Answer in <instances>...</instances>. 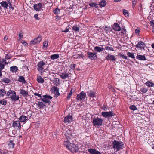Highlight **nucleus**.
<instances>
[{"mask_svg":"<svg viewBox=\"0 0 154 154\" xmlns=\"http://www.w3.org/2000/svg\"><path fill=\"white\" fill-rule=\"evenodd\" d=\"M64 145L72 153H76L78 151V146L73 143H70L68 140L64 141Z\"/></svg>","mask_w":154,"mask_h":154,"instance_id":"f257e3e1","label":"nucleus"},{"mask_svg":"<svg viewBox=\"0 0 154 154\" xmlns=\"http://www.w3.org/2000/svg\"><path fill=\"white\" fill-rule=\"evenodd\" d=\"M7 96L8 97V98H11V100L16 101L19 99V97L16 95V93L13 90H9L7 93Z\"/></svg>","mask_w":154,"mask_h":154,"instance_id":"f03ea898","label":"nucleus"},{"mask_svg":"<svg viewBox=\"0 0 154 154\" xmlns=\"http://www.w3.org/2000/svg\"><path fill=\"white\" fill-rule=\"evenodd\" d=\"M123 145V143L121 141H118L114 140L112 142V147L114 149H116V151L122 149H123L122 146Z\"/></svg>","mask_w":154,"mask_h":154,"instance_id":"7ed1b4c3","label":"nucleus"},{"mask_svg":"<svg viewBox=\"0 0 154 154\" xmlns=\"http://www.w3.org/2000/svg\"><path fill=\"white\" fill-rule=\"evenodd\" d=\"M103 122V120L102 118L97 117L93 120L92 123L94 126L100 127L102 125Z\"/></svg>","mask_w":154,"mask_h":154,"instance_id":"20e7f679","label":"nucleus"},{"mask_svg":"<svg viewBox=\"0 0 154 154\" xmlns=\"http://www.w3.org/2000/svg\"><path fill=\"white\" fill-rule=\"evenodd\" d=\"M65 135L67 139L68 140L71 139V138L75 136V134L74 133L73 131H72L69 129H67L66 130Z\"/></svg>","mask_w":154,"mask_h":154,"instance_id":"39448f33","label":"nucleus"},{"mask_svg":"<svg viewBox=\"0 0 154 154\" xmlns=\"http://www.w3.org/2000/svg\"><path fill=\"white\" fill-rule=\"evenodd\" d=\"M47 64V62L43 60L38 62L37 65V70L40 72H42L44 69L45 66Z\"/></svg>","mask_w":154,"mask_h":154,"instance_id":"423d86ee","label":"nucleus"},{"mask_svg":"<svg viewBox=\"0 0 154 154\" xmlns=\"http://www.w3.org/2000/svg\"><path fill=\"white\" fill-rule=\"evenodd\" d=\"M87 54L88 57L91 60H95L97 59V53H96L88 51L87 52Z\"/></svg>","mask_w":154,"mask_h":154,"instance_id":"0eeeda50","label":"nucleus"},{"mask_svg":"<svg viewBox=\"0 0 154 154\" xmlns=\"http://www.w3.org/2000/svg\"><path fill=\"white\" fill-rule=\"evenodd\" d=\"M12 126L14 128L17 130H20L21 128V126L20 121L19 120L14 121L13 122Z\"/></svg>","mask_w":154,"mask_h":154,"instance_id":"6e6552de","label":"nucleus"},{"mask_svg":"<svg viewBox=\"0 0 154 154\" xmlns=\"http://www.w3.org/2000/svg\"><path fill=\"white\" fill-rule=\"evenodd\" d=\"M86 97L85 93L83 91H82L79 94H77L76 99L78 100H83Z\"/></svg>","mask_w":154,"mask_h":154,"instance_id":"1a4fd4ad","label":"nucleus"},{"mask_svg":"<svg viewBox=\"0 0 154 154\" xmlns=\"http://www.w3.org/2000/svg\"><path fill=\"white\" fill-rule=\"evenodd\" d=\"M42 40V38L40 36H38L37 38H35L34 40L31 41L30 42L31 45H34L36 44L39 43Z\"/></svg>","mask_w":154,"mask_h":154,"instance_id":"9d476101","label":"nucleus"},{"mask_svg":"<svg viewBox=\"0 0 154 154\" xmlns=\"http://www.w3.org/2000/svg\"><path fill=\"white\" fill-rule=\"evenodd\" d=\"M101 114L103 117L105 118H109L112 117L114 116L113 112L112 111L103 112Z\"/></svg>","mask_w":154,"mask_h":154,"instance_id":"9b49d317","label":"nucleus"},{"mask_svg":"<svg viewBox=\"0 0 154 154\" xmlns=\"http://www.w3.org/2000/svg\"><path fill=\"white\" fill-rule=\"evenodd\" d=\"M43 5L41 3H39L34 4L33 8L35 10L37 11H40L42 8Z\"/></svg>","mask_w":154,"mask_h":154,"instance_id":"f8f14e48","label":"nucleus"},{"mask_svg":"<svg viewBox=\"0 0 154 154\" xmlns=\"http://www.w3.org/2000/svg\"><path fill=\"white\" fill-rule=\"evenodd\" d=\"M72 119L73 118L71 116H67L64 118V122L65 123H70L72 122Z\"/></svg>","mask_w":154,"mask_h":154,"instance_id":"ddd939ff","label":"nucleus"},{"mask_svg":"<svg viewBox=\"0 0 154 154\" xmlns=\"http://www.w3.org/2000/svg\"><path fill=\"white\" fill-rule=\"evenodd\" d=\"M113 29L115 31H120L121 30V28L119 24L117 23H115L112 26Z\"/></svg>","mask_w":154,"mask_h":154,"instance_id":"4468645a","label":"nucleus"},{"mask_svg":"<svg viewBox=\"0 0 154 154\" xmlns=\"http://www.w3.org/2000/svg\"><path fill=\"white\" fill-rule=\"evenodd\" d=\"M88 151L90 154H101L95 149L90 148L88 149Z\"/></svg>","mask_w":154,"mask_h":154,"instance_id":"2eb2a0df","label":"nucleus"},{"mask_svg":"<svg viewBox=\"0 0 154 154\" xmlns=\"http://www.w3.org/2000/svg\"><path fill=\"white\" fill-rule=\"evenodd\" d=\"M19 91L20 94L23 97H27L28 96V92L23 89H20Z\"/></svg>","mask_w":154,"mask_h":154,"instance_id":"dca6fc26","label":"nucleus"},{"mask_svg":"<svg viewBox=\"0 0 154 154\" xmlns=\"http://www.w3.org/2000/svg\"><path fill=\"white\" fill-rule=\"evenodd\" d=\"M105 58L108 60L110 61H115L116 59L114 55L109 54L105 57Z\"/></svg>","mask_w":154,"mask_h":154,"instance_id":"f3484780","label":"nucleus"},{"mask_svg":"<svg viewBox=\"0 0 154 154\" xmlns=\"http://www.w3.org/2000/svg\"><path fill=\"white\" fill-rule=\"evenodd\" d=\"M19 119L20 122H25L26 121L28 120V117L24 115L21 116L19 118Z\"/></svg>","mask_w":154,"mask_h":154,"instance_id":"a211bd4d","label":"nucleus"},{"mask_svg":"<svg viewBox=\"0 0 154 154\" xmlns=\"http://www.w3.org/2000/svg\"><path fill=\"white\" fill-rule=\"evenodd\" d=\"M145 46V45L144 43L142 41L139 42L138 44L136 45V47L139 48L140 49H144Z\"/></svg>","mask_w":154,"mask_h":154,"instance_id":"6ab92c4d","label":"nucleus"},{"mask_svg":"<svg viewBox=\"0 0 154 154\" xmlns=\"http://www.w3.org/2000/svg\"><path fill=\"white\" fill-rule=\"evenodd\" d=\"M62 79H65L69 77V74L66 72L61 73L59 75Z\"/></svg>","mask_w":154,"mask_h":154,"instance_id":"aec40b11","label":"nucleus"},{"mask_svg":"<svg viewBox=\"0 0 154 154\" xmlns=\"http://www.w3.org/2000/svg\"><path fill=\"white\" fill-rule=\"evenodd\" d=\"M53 88L54 90V92L55 94V97H57L60 95V94L59 92V89L57 87L54 86Z\"/></svg>","mask_w":154,"mask_h":154,"instance_id":"412c9836","label":"nucleus"},{"mask_svg":"<svg viewBox=\"0 0 154 154\" xmlns=\"http://www.w3.org/2000/svg\"><path fill=\"white\" fill-rule=\"evenodd\" d=\"M136 58L141 60H147L144 55L138 54L136 56Z\"/></svg>","mask_w":154,"mask_h":154,"instance_id":"4be33fe9","label":"nucleus"},{"mask_svg":"<svg viewBox=\"0 0 154 154\" xmlns=\"http://www.w3.org/2000/svg\"><path fill=\"white\" fill-rule=\"evenodd\" d=\"M104 49L102 47L97 46L94 48V51L97 52H100L103 51Z\"/></svg>","mask_w":154,"mask_h":154,"instance_id":"5701e85b","label":"nucleus"},{"mask_svg":"<svg viewBox=\"0 0 154 154\" xmlns=\"http://www.w3.org/2000/svg\"><path fill=\"white\" fill-rule=\"evenodd\" d=\"M18 81L23 83H26V81L25 79L22 76H19L18 77Z\"/></svg>","mask_w":154,"mask_h":154,"instance_id":"b1692460","label":"nucleus"},{"mask_svg":"<svg viewBox=\"0 0 154 154\" xmlns=\"http://www.w3.org/2000/svg\"><path fill=\"white\" fill-rule=\"evenodd\" d=\"M59 57V55L58 54H55L52 55L50 56V58L52 60H55L58 58Z\"/></svg>","mask_w":154,"mask_h":154,"instance_id":"393cba45","label":"nucleus"},{"mask_svg":"<svg viewBox=\"0 0 154 154\" xmlns=\"http://www.w3.org/2000/svg\"><path fill=\"white\" fill-rule=\"evenodd\" d=\"M18 70L17 67L16 66H14L10 67V70L12 72H16Z\"/></svg>","mask_w":154,"mask_h":154,"instance_id":"a878e982","label":"nucleus"},{"mask_svg":"<svg viewBox=\"0 0 154 154\" xmlns=\"http://www.w3.org/2000/svg\"><path fill=\"white\" fill-rule=\"evenodd\" d=\"M0 4L4 8L7 9L8 6V3L6 1H2L1 2Z\"/></svg>","mask_w":154,"mask_h":154,"instance_id":"bb28decb","label":"nucleus"},{"mask_svg":"<svg viewBox=\"0 0 154 154\" xmlns=\"http://www.w3.org/2000/svg\"><path fill=\"white\" fill-rule=\"evenodd\" d=\"M106 4V2L105 0H102L99 3L98 5H100V7H104Z\"/></svg>","mask_w":154,"mask_h":154,"instance_id":"cd10ccee","label":"nucleus"},{"mask_svg":"<svg viewBox=\"0 0 154 154\" xmlns=\"http://www.w3.org/2000/svg\"><path fill=\"white\" fill-rule=\"evenodd\" d=\"M36 80L39 83H42L44 82L43 78L40 76H38Z\"/></svg>","mask_w":154,"mask_h":154,"instance_id":"c85d7f7f","label":"nucleus"},{"mask_svg":"<svg viewBox=\"0 0 154 154\" xmlns=\"http://www.w3.org/2000/svg\"><path fill=\"white\" fill-rule=\"evenodd\" d=\"M88 95L91 97H94L95 96V93L92 91H90V92H87Z\"/></svg>","mask_w":154,"mask_h":154,"instance_id":"c756f323","label":"nucleus"},{"mask_svg":"<svg viewBox=\"0 0 154 154\" xmlns=\"http://www.w3.org/2000/svg\"><path fill=\"white\" fill-rule=\"evenodd\" d=\"M89 5L90 7H95L96 8H98V4L94 2L90 3H89Z\"/></svg>","mask_w":154,"mask_h":154,"instance_id":"7c9ffc66","label":"nucleus"},{"mask_svg":"<svg viewBox=\"0 0 154 154\" xmlns=\"http://www.w3.org/2000/svg\"><path fill=\"white\" fill-rule=\"evenodd\" d=\"M6 94V92L4 89H0V97H3Z\"/></svg>","mask_w":154,"mask_h":154,"instance_id":"2f4dec72","label":"nucleus"},{"mask_svg":"<svg viewBox=\"0 0 154 154\" xmlns=\"http://www.w3.org/2000/svg\"><path fill=\"white\" fill-rule=\"evenodd\" d=\"M2 81L3 82L5 83H8L11 82L10 80L6 77H5L3 78Z\"/></svg>","mask_w":154,"mask_h":154,"instance_id":"473e14b6","label":"nucleus"},{"mask_svg":"<svg viewBox=\"0 0 154 154\" xmlns=\"http://www.w3.org/2000/svg\"><path fill=\"white\" fill-rule=\"evenodd\" d=\"M37 105L40 108H42L45 106V104L43 103L40 102H38L37 103Z\"/></svg>","mask_w":154,"mask_h":154,"instance_id":"72a5a7b5","label":"nucleus"},{"mask_svg":"<svg viewBox=\"0 0 154 154\" xmlns=\"http://www.w3.org/2000/svg\"><path fill=\"white\" fill-rule=\"evenodd\" d=\"M9 147L10 148H14V143L12 140H10L8 143Z\"/></svg>","mask_w":154,"mask_h":154,"instance_id":"f704fd0d","label":"nucleus"},{"mask_svg":"<svg viewBox=\"0 0 154 154\" xmlns=\"http://www.w3.org/2000/svg\"><path fill=\"white\" fill-rule=\"evenodd\" d=\"M74 91H75L74 90H73V88H72L70 91V92L69 93V94H68V95L67 96V99H68L71 97L72 94L74 93Z\"/></svg>","mask_w":154,"mask_h":154,"instance_id":"c9c22d12","label":"nucleus"},{"mask_svg":"<svg viewBox=\"0 0 154 154\" xmlns=\"http://www.w3.org/2000/svg\"><path fill=\"white\" fill-rule=\"evenodd\" d=\"M127 55L129 57L132 58L134 59L135 57L133 53L128 52L127 53Z\"/></svg>","mask_w":154,"mask_h":154,"instance_id":"e433bc0d","label":"nucleus"},{"mask_svg":"<svg viewBox=\"0 0 154 154\" xmlns=\"http://www.w3.org/2000/svg\"><path fill=\"white\" fill-rule=\"evenodd\" d=\"M7 101L5 99L0 100V104L4 105H6L7 103Z\"/></svg>","mask_w":154,"mask_h":154,"instance_id":"4c0bfd02","label":"nucleus"},{"mask_svg":"<svg viewBox=\"0 0 154 154\" xmlns=\"http://www.w3.org/2000/svg\"><path fill=\"white\" fill-rule=\"evenodd\" d=\"M146 84L149 87H153L154 86V84L152 83L149 81L147 82Z\"/></svg>","mask_w":154,"mask_h":154,"instance_id":"58836bf2","label":"nucleus"},{"mask_svg":"<svg viewBox=\"0 0 154 154\" xmlns=\"http://www.w3.org/2000/svg\"><path fill=\"white\" fill-rule=\"evenodd\" d=\"M129 108L131 110L133 111L137 110V109L136 107L134 105H131L129 107Z\"/></svg>","mask_w":154,"mask_h":154,"instance_id":"ea45409f","label":"nucleus"},{"mask_svg":"<svg viewBox=\"0 0 154 154\" xmlns=\"http://www.w3.org/2000/svg\"><path fill=\"white\" fill-rule=\"evenodd\" d=\"M44 98H41V100L43 102H44L45 103H49L50 102L49 100H48L45 98V97H43Z\"/></svg>","mask_w":154,"mask_h":154,"instance_id":"a19ab883","label":"nucleus"},{"mask_svg":"<svg viewBox=\"0 0 154 154\" xmlns=\"http://www.w3.org/2000/svg\"><path fill=\"white\" fill-rule=\"evenodd\" d=\"M123 14L126 17H128L129 16L128 12L127 10L124 9L123 10Z\"/></svg>","mask_w":154,"mask_h":154,"instance_id":"79ce46f5","label":"nucleus"},{"mask_svg":"<svg viewBox=\"0 0 154 154\" xmlns=\"http://www.w3.org/2000/svg\"><path fill=\"white\" fill-rule=\"evenodd\" d=\"M53 12L55 14H58L60 13V9L58 8H56V9L54 10Z\"/></svg>","mask_w":154,"mask_h":154,"instance_id":"37998d69","label":"nucleus"},{"mask_svg":"<svg viewBox=\"0 0 154 154\" xmlns=\"http://www.w3.org/2000/svg\"><path fill=\"white\" fill-rule=\"evenodd\" d=\"M104 49L106 50H110L112 51H114V49L112 48L109 46H105Z\"/></svg>","mask_w":154,"mask_h":154,"instance_id":"c03bdc74","label":"nucleus"},{"mask_svg":"<svg viewBox=\"0 0 154 154\" xmlns=\"http://www.w3.org/2000/svg\"><path fill=\"white\" fill-rule=\"evenodd\" d=\"M148 90L147 88L144 87H142L140 89V91L143 93H146L147 92Z\"/></svg>","mask_w":154,"mask_h":154,"instance_id":"a18cd8bd","label":"nucleus"},{"mask_svg":"<svg viewBox=\"0 0 154 154\" xmlns=\"http://www.w3.org/2000/svg\"><path fill=\"white\" fill-rule=\"evenodd\" d=\"M72 28V29H73L75 31H79V27L75 26H73Z\"/></svg>","mask_w":154,"mask_h":154,"instance_id":"49530a36","label":"nucleus"},{"mask_svg":"<svg viewBox=\"0 0 154 154\" xmlns=\"http://www.w3.org/2000/svg\"><path fill=\"white\" fill-rule=\"evenodd\" d=\"M111 29V28L109 27L105 26L104 27L103 29L105 32L109 31Z\"/></svg>","mask_w":154,"mask_h":154,"instance_id":"de8ad7c7","label":"nucleus"},{"mask_svg":"<svg viewBox=\"0 0 154 154\" xmlns=\"http://www.w3.org/2000/svg\"><path fill=\"white\" fill-rule=\"evenodd\" d=\"M43 97H45V98H46V99H47L48 100H49V99H51L52 98L51 96L49 95H47L43 96Z\"/></svg>","mask_w":154,"mask_h":154,"instance_id":"09e8293b","label":"nucleus"},{"mask_svg":"<svg viewBox=\"0 0 154 154\" xmlns=\"http://www.w3.org/2000/svg\"><path fill=\"white\" fill-rule=\"evenodd\" d=\"M137 0H132V8H134L135 5L136 4Z\"/></svg>","mask_w":154,"mask_h":154,"instance_id":"8fccbe9b","label":"nucleus"},{"mask_svg":"<svg viewBox=\"0 0 154 154\" xmlns=\"http://www.w3.org/2000/svg\"><path fill=\"white\" fill-rule=\"evenodd\" d=\"M5 65L1 63H0V71L1 72L2 70L4 68Z\"/></svg>","mask_w":154,"mask_h":154,"instance_id":"3c124183","label":"nucleus"},{"mask_svg":"<svg viewBox=\"0 0 154 154\" xmlns=\"http://www.w3.org/2000/svg\"><path fill=\"white\" fill-rule=\"evenodd\" d=\"M23 33L22 31H20L19 34V36L20 39H21L23 37Z\"/></svg>","mask_w":154,"mask_h":154,"instance_id":"603ef678","label":"nucleus"},{"mask_svg":"<svg viewBox=\"0 0 154 154\" xmlns=\"http://www.w3.org/2000/svg\"><path fill=\"white\" fill-rule=\"evenodd\" d=\"M48 42L46 41H44L43 42V46L45 47H47L48 45Z\"/></svg>","mask_w":154,"mask_h":154,"instance_id":"864d4df0","label":"nucleus"},{"mask_svg":"<svg viewBox=\"0 0 154 154\" xmlns=\"http://www.w3.org/2000/svg\"><path fill=\"white\" fill-rule=\"evenodd\" d=\"M78 57H77V58H83L84 57V55L81 54H78Z\"/></svg>","mask_w":154,"mask_h":154,"instance_id":"5fc2aeb1","label":"nucleus"},{"mask_svg":"<svg viewBox=\"0 0 154 154\" xmlns=\"http://www.w3.org/2000/svg\"><path fill=\"white\" fill-rule=\"evenodd\" d=\"M76 66V64H71L70 65V67L72 69H74Z\"/></svg>","mask_w":154,"mask_h":154,"instance_id":"6e6d98bb","label":"nucleus"},{"mask_svg":"<svg viewBox=\"0 0 154 154\" xmlns=\"http://www.w3.org/2000/svg\"><path fill=\"white\" fill-rule=\"evenodd\" d=\"M120 56L123 58L125 59H127V57L125 55L121 54Z\"/></svg>","mask_w":154,"mask_h":154,"instance_id":"4d7b16f0","label":"nucleus"},{"mask_svg":"<svg viewBox=\"0 0 154 154\" xmlns=\"http://www.w3.org/2000/svg\"><path fill=\"white\" fill-rule=\"evenodd\" d=\"M69 31V29L68 27H66L65 30H62V32H67Z\"/></svg>","mask_w":154,"mask_h":154,"instance_id":"13d9d810","label":"nucleus"},{"mask_svg":"<svg viewBox=\"0 0 154 154\" xmlns=\"http://www.w3.org/2000/svg\"><path fill=\"white\" fill-rule=\"evenodd\" d=\"M34 94L35 96H37L41 98L42 97L41 95L38 93H35Z\"/></svg>","mask_w":154,"mask_h":154,"instance_id":"bf43d9fd","label":"nucleus"},{"mask_svg":"<svg viewBox=\"0 0 154 154\" xmlns=\"http://www.w3.org/2000/svg\"><path fill=\"white\" fill-rule=\"evenodd\" d=\"M121 32L123 34H125L126 32V29H123L122 30Z\"/></svg>","mask_w":154,"mask_h":154,"instance_id":"052dcab7","label":"nucleus"},{"mask_svg":"<svg viewBox=\"0 0 154 154\" xmlns=\"http://www.w3.org/2000/svg\"><path fill=\"white\" fill-rule=\"evenodd\" d=\"M11 57V55L7 54L5 56V58L6 59H10Z\"/></svg>","mask_w":154,"mask_h":154,"instance_id":"680f3d73","label":"nucleus"},{"mask_svg":"<svg viewBox=\"0 0 154 154\" xmlns=\"http://www.w3.org/2000/svg\"><path fill=\"white\" fill-rule=\"evenodd\" d=\"M34 17L37 20H39V18L38 17V14H35L34 15Z\"/></svg>","mask_w":154,"mask_h":154,"instance_id":"e2e57ef3","label":"nucleus"},{"mask_svg":"<svg viewBox=\"0 0 154 154\" xmlns=\"http://www.w3.org/2000/svg\"><path fill=\"white\" fill-rule=\"evenodd\" d=\"M150 24L151 25L154 27V20H152L150 22Z\"/></svg>","mask_w":154,"mask_h":154,"instance_id":"0e129e2a","label":"nucleus"},{"mask_svg":"<svg viewBox=\"0 0 154 154\" xmlns=\"http://www.w3.org/2000/svg\"><path fill=\"white\" fill-rule=\"evenodd\" d=\"M140 32V30L138 29H137L135 30V32L136 33H139Z\"/></svg>","mask_w":154,"mask_h":154,"instance_id":"69168bd1","label":"nucleus"},{"mask_svg":"<svg viewBox=\"0 0 154 154\" xmlns=\"http://www.w3.org/2000/svg\"><path fill=\"white\" fill-rule=\"evenodd\" d=\"M8 38V37L7 36H5L4 38V41H6Z\"/></svg>","mask_w":154,"mask_h":154,"instance_id":"338daca9","label":"nucleus"},{"mask_svg":"<svg viewBox=\"0 0 154 154\" xmlns=\"http://www.w3.org/2000/svg\"><path fill=\"white\" fill-rule=\"evenodd\" d=\"M103 109L104 110L107 109L106 107L105 106H103Z\"/></svg>","mask_w":154,"mask_h":154,"instance_id":"774afa93","label":"nucleus"}]
</instances>
